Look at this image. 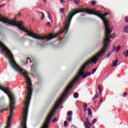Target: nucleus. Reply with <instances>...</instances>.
I'll list each match as a JSON object with an SVG mask.
<instances>
[{
    "label": "nucleus",
    "instance_id": "obj_1",
    "mask_svg": "<svg viewBox=\"0 0 128 128\" xmlns=\"http://www.w3.org/2000/svg\"><path fill=\"white\" fill-rule=\"evenodd\" d=\"M100 55L99 53H98L96 56L94 57H92L90 60L86 62L80 68L78 74L73 79L71 83L66 88L64 93L61 96L60 99L58 100L56 104L53 108L52 110L50 112L49 114L45 120V122L44 124H50V120H52V118L54 116V114L56 110V108L60 106V105L64 98H66V96H68V92L70 90V89L72 88V86L76 84V80H78L79 78H80V76H83L82 77V78H86V76H88L92 74V73L88 72L86 74L84 73V68L86 67V66H88V64H96V62H98V58H100L102 56H98Z\"/></svg>",
    "mask_w": 128,
    "mask_h": 128
},
{
    "label": "nucleus",
    "instance_id": "obj_2",
    "mask_svg": "<svg viewBox=\"0 0 128 128\" xmlns=\"http://www.w3.org/2000/svg\"><path fill=\"white\" fill-rule=\"evenodd\" d=\"M80 12H86V14H95V16H97L100 18L104 22V26L106 28V34H108V26H110V22H108V20L106 16L110 14V13L106 12L102 14V12L100 10H90L86 8H74L68 12L64 26V32H68V27L70 26V22H72V18H74L75 14Z\"/></svg>",
    "mask_w": 128,
    "mask_h": 128
},
{
    "label": "nucleus",
    "instance_id": "obj_3",
    "mask_svg": "<svg viewBox=\"0 0 128 128\" xmlns=\"http://www.w3.org/2000/svg\"><path fill=\"white\" fill-rule=\"evenodd\" d=\"M0 22H4V24H8L9 26H16V28H18L19 30L24 32H27L28 34H27L26 36H32V38H34L36 40H52V38H56L60 34H62L64 32V28L62 31L57 32L56 34H50L48 36H42L36 33H34L30 31L25 30L24 28H22V26L24 24V22L22 21H20L18 22V24H16V21L10 20L4 17H3L2 15H0Z\"/></svg>",
    "mask_w": 128,
    "mask_h": 128
},
{
    "label": "nucleus",
    "instance_id": "obj_4",
    "mask_svg": "<svg viewBox=\"0 0 128 128\" xmlns=\"http://www.w3.org/2000/svg\"><path fill=\"white\" fill-rule=\"evenodd\" d=\"M112 29H110V25H108V34H106V28L105 27V38L104 40V46L102 50H100V52L98 54H100L98 56H102L108 50V48L110 45V38H114L116 36V33L113 34L112 36H110V34H112Z\"/></svg>",
    "mask_w": 128,
    "mask_h": 128
},
{
    "label": "nucleus",
    "instance_id": "obj_5",
    "mask_svg": "<svg viewBox=\"0 0 128 128\" xmlns=\"http://www.w3.org/2000/svg\"><path fill=\"white\" fill-rule=\"evenodd\" d=\"M118 60H116L115 61H114L112 66H114L116 68V66H118Z\"/></svg>",
    "mask_w": 128,
    "mask_h": 128
},
{
    "label": "nucleus",
    "instance_id": "obj_6",
    "mask_svg": "<svg viewBox=\"0 0 128 128\" xmlns=\"http://www.w3.org/2000/svg\"><path fill=\"white\" fill-rule=\"evenodd\" d=\"M90 122H84V126L86 128H90Z\"/></svg>",
    "mask_w": 128,
    "mask_h": 128
},
{
    "label": "nucleus",
    "instance_id": "obj_7",
    "mask_svg": "<svg viewBox=\"0 0 128 128\" xmlns=\"http://www.w3.org/2000/svg\"><path fill=\"white\" fill-rule=\"evenodd\" d=\"M84 108L85 112H86V110H88V104H86V103L84 104Z\"/></svg>",
    "mask_w": 128,
    "mask_h": 128
},
{
    "label": "nucleus",
    "instance_id": "obj_8",
    "mask_svg": "<svg viewBox=\"0 0 128 128\" xmlns=\"http://www.w3.org/2000/svg\"><path fill=\"white\" fill-rule=\"evenodd\" d=\"M88 112L89 116H92V110H90V108L88 109Z\"/></svg>",
    "mask_w": 128,
    "mask_h": 128
},
{
    "label": "nucleus",
    "instance_id": "obj_9",
    "mask_svg": "<svg viewBox=\"0 0 128 128\" xmlns=\"http://www.w3.org/2000/svg\"><path fill=\"white\" fill-rule=\"evenodd\" d=\"M74 98H78V94L76 92H74Z\"/></svg>",
    "mask_w": 128,
    "mask_h": 128
},
{
    "label": "nucleus",
    "instance_id": "obj_10",
    "mask_svg": "<svg viewBox=\"0 0 128 128\" xmlns=\"http://www.w3.org/2000/svg\"><path fill=\"white\" fill-rule=\"evenodd\" d=\"M67 116H72V111H68L67 112Z\"/></svg>",
    "mask_w": 128,
    "mask_h": 128
},
{
    "label": "nucleus",
    "instance_id": "obj_11",
    "mask_svg": "<svg viewBox=\"0 0 128 128\" xmlns=\"http://www.w3.org/2000/svg\"><path fill=\"white\" fill-rule=\"evenodd\" d=\"M74 2L76 4H80V0H74Z\"/></svg>",
    "mask_w": 128,
    "mask_h": 128
},
{
    "label": "nucleus",
    "instance_id": "obj_12",
    "mask_svg": "<svg viewBox=\"0 0 128 128\" xmlns=\"http://www.w3.org/2000/svg\"><path fill=\"white\" fill-rule=\"evenodd\" d=\"M124 32H126V34H128V26H126L125 28H124Z\"/></svg>",
    "mask_w": 128,
    "mask_h": 128
},
{
    "label": "nucleus",
    "instance_id": "obj_13",
    "mask_svg": "<svg viewBox=\"0 0 128 128\" xmlns=\"http://www.w3.org/2000/svg\"><path fill=\"white\" fill-rule=\"evenodd\" d=\"M96 98H98V93H96V94H95L94 98L93 99H92V100H93L94 102V100H96Z\"/></svg>",
    "mask_w": 128,
    "mask_h": 128
},
{
    "label": "nucleus",
    "instance_id": "obj_14",
    "mask_svg": "<svg viewBox=\"0 0 128 128\" xmlns=\"http://www.w3.org/2000/svg\"><path fill=\"white\" fill-rule=\"evenodd\" d=\"M121 47L120 46H118L116 48V52H118L120 50Z\"/></svg>",
    "mask_w": 128,
    "mask_h": 128
},
{
    "label": "nucleus",
    "instance_id": "obj_15",
    "mask_svg": "<svg viewBox=\"0 0 128 128\" xmlns=\"http://www.w3.org/2000/svg\"><path fill=\"white\" fill-rule=\"evenodd\" d=\"M60 12L61 14H64V8H60Z\"/></svg>",
    "mask_w": 128,
    "mask_h": 128
},
{
    "label": "nucleus",
    "instance_id": "obj_16",
    "mask_svg": "<svg viewBox=\"0 0 128 128\" xmlns=\"http://www.w3.org/2000/svg\"><path fill=\"white\" fill-rule=\"evenodd\" d=\"M98 120L96 118H94V120H92V124H94L97 122Z\"/></svg>",
    "mask_w": 128,
    "mask_h": 128
},
{
    "label": "nucleus",
    "instance_id": "obj_17",
    "mask_svg": "<svg viewBox=\"0 0 128 128\" xmlns=\"http://www.w3.org/2000/svg\"><path fill=\"white\" fill-rule=\"evenodd\" d=\"M40 14H42V17L41 18V20H44V12H40Z\"/></svg>",
    "mask_w": 128,
    "mask_h": 128
},
{
    "label": "nucleus",
    "instance_id": "obj_18",
    "mask_svg": "<svg viewBox=\"0 0 128 128\" xmlns=\"http://www.w3.org/2000/svg\"><path fill=\"white\" fill-rule=\"evenodd\" d=\"M72 116H68L67 118V120L68 122H72Z\"/></svg>",
    "mask_w": 128,
    "mask_h": 128
},
{
    "label": "nucleus",
    "instance_id": "obj_19",
    "mask_svg": "<svg viewBox=\"0 0 128 128\" xmlns=\"http://www.w3.org/2000/svg\"><path fill=\"white\" fill-rule=\"evenodd\" d=\"M48 18L50 20L51 22H52V18H50V12H48Z\"/></svg>",
    "mask_w": 128,
    "mask_h": 128
},
{
    "label": "nucleus",
    "instance_id": "obj_20",
    "mask_svg": "<svg viewBox=\"0 0 128 128\" xmlns=\"http://www.w3.org/2000/svg\"><path fill=\"white\" fill-rule=\"evenodd\" d=\"M58 118H56L54 120H52V122H58Z\"/></svg>",
    "mask_w": 128,
    "mask_h": 128
},
{
    "label": "nucleus",
    "instance_id": "obj_21",
    "mask_svg": "<svg viewBox=\"0 0 128 128\" xmlns=\"http://www.w3.org/2000/svg\"><path fill=\"white\" fill-rule=\"evenodd\" d=\"M124 54L126 58H128V50H127L126 53V54L124 53Z\"/></svg>",
    "mask_w": 128,
    "mask_h": 128
},
{
    "label": "nucleus",
    "instance_id": "obj_22",
    "mask_svg": "<svg viewBox=\"0 0 128 128\" xmlns=\"http://www.w3.org/2000/svg\"><path fill=\"white\" fill-rule=\"evenodd\" d=\"M68 126V122L64 121V126Z\"/></svg>",
    "mask_w": 128,
    "mask_h": 128
},
{
    "label": "nucleus",
    "instance_id": "obj_23",
    "mask_svg": "<svg viewBox=\"0 0 128 128\" xmlns=\"http://www.w3.org/2000/svg\"><path fill=\"white\" fill-rule=\"evenodd\" d=\"M46 26H50V22H48L46 24Z\"/></svg>",
    "mask_w": 128,
    "mask_h": 128
},
{
    "label": "nucleus",
    "instance_id": "obj_24",
    "mask_svg": "<svg viewBox=\"0 0 128 128\" xmlns=\"http://www.w3.org/2000/svg\"><path fill=\"white\" fill-rule=\"evenodd\" d=\"M126 96H128V93H126V92H125V93H124V94H123V96H124V98H126Z\"/></svg>",
    "mask_w": 128,
    "mask_h": 128
},
{
    "label": "nucleus",
    "instance_id": "obj_25",
    "mask_svg": "<svg viewBox=\"0 0 128 128\" xmlns=\"http://www.w3.org/2000/svg\"><path fill=\"white\" fill-rule=\"evenodd\" d=\"M111 55H112V54L109 53V54H108L106 56V58H110Z\"/></svg>",
    "mask_w": 128,
    "mask_h": 128
},
{
    "label": "nucleus",
    "instance_id": "obj_26",
    "mask_svg": "<svg viewBox=\"0 0 128 128\" xmlns=\"http://www.w3.org/2000/svg\"><path fill=\"white\" fill-rule=\"evenodd\" d=\"M91 4H92V6H95L96 2L94 1V2H92Z\"/></svg>",
    "mask_w": 128,
    "mask_h": 128
},
{
    "label": "nucleus",
    "instance_id": "obj_27",
    "mask_svg": "<svg viewBox=\"0 0 128 128\" xmlns=\"http://www.w3.org/2000/svg\"><path fill=\"white\" fill-rule=\"evenodd\" d=\"M125 22H128V17L125 18Z\"/></svg>",
    "mask_w": 128,
    "mask_h": 128
},
{
    "label": "nucleus",
    "instance_id": "obj_28",
    "mask_svg": "<svg viewBox=\"0 0 128 128\" xmlns=\"http://www.w3.org/2000/svg\"><path fill=\"white\" fill-rule=\"evenodd\" d=\"M100 100L101 102H104V99L102 98V97L100 98Z\"/></svg>",
    "mask_w": 128,
    "mask_h": 128
},
{
    "label": "nucleus",
    "instance_id": "obj_29",
    "mask_svg": "<svg viewBox=\"0 0 128 128\" xmlns=\"http://www.w3.org/2000/svg\"><path fill=\"white\" fill-rule=\"evenodd\" d=\"M98 88L99 90L100 94H102V91H100V86H98Z\"/></svg>",
    "mask_w": 128,
    "mask_h": 128
},
{
    "label": "nucleus",
    "instance_id": "obj_30",
    "mask_svg": "<svg viewBox=\"0 0 128 128\" xmlns=\"http://www.w3.org/2000/svg\"><path fill=\"white\" fill-rule=\"evenodd\" d=\"M96 70H98V68H96L95 69H94V70H93V72H94H94H96Z\"/></svg>",
    "mask_w": 128,
    "mask_h": 128
},
{
    "label": "nucleus",
    "instance_id": "obj_31",
    "mask_svg": "<svg viewBox=\"0 0 128 128\" xmlns=\"http://www.w3.org/2000/svg\"><path fill=\"white\" fill-rule=\"evenodd\" d=\"M4 110H8V109H5V110H0V112H4Z\"/></svg>",
    "mask_w": 128,
    "mask_h": 128
},
{
    "label": "nucleus",
    "instance_id": "obj_32",
    "mask_svg": "<svg viewBox=\"0 0 128 128\" xmlns=\"http://www.w3.org/2000/svg\"><path fill=\"white\" fill-rule=\"evenodd\" d=\"M61 4H64V0H60Z\"/></svg>",
    "mask_w": 128,
    "mask_h": 128
},
{
    "label": "nucleus",
    "instance_id": "obj_33",
    "mask_svg": "<svg viewBox=\"0 0 128 128\" xmlns=\"http://www.w3.org/2000/svg\"><path fill=\"white\" fill-rule=\"evenodd\" d=\"M4 6V4H2V5H0V8H2V6Z\"/></svg>",
    "mask_w": 128,
    "mask_h": 128
},
{
    "label": "nucleus",
    "instance_id": "obj_34",
    "mask_svg": "<svg viewBox=\"0 0 128 128\" xmlns=\"http://www.w3.org/2000/svg\"><path fill=\"white\" fill-rule=\"evenodd\" d=\"M88 125H89V126H92V124H90V123H89Z\"/></svg>",
    "mask_w": 128,
    "mask_h": 128
},
{
    "label": "nucleus",
    "instance_id": "obj_35",
    "mask_svg": "<svg viewBox=\"0 0 128 128\" xmlns=\"http://www.w3.org/2000/svg\"><path fill=\"white\" fill-rule=\"evenodd\" d=\"M85 120H86V122H88V118H86Z\"/></svg>",
    "mask_w": 128,
    "mask_h": 128
},
{
    "label": "nucleus",
    "instance_id": "obj_36",
    "mask_svg": "<svg viewBox=\"0 0 128 128\" xmlns=\"http://www.w3.org/2000/svg\"><path fill=\"white\" fill-rule=\"evenodd\" d=\"M22 14L20 13L18 14V16H20Z\"/></svg>",
    "mask_w": 128,
    "mask_h": 128
},
{
    "label": "nucleus",
    "instance_id": "obj_37",
    "mask_svg": "<svg viewBox=\"0 0 128 128\" xmlns=\"http://www.w3.org/2000/svg\"><path fill=\"white\" fill-rule=\"evenodd\" d=\"M16 16H15L14 18V20H16Z\"/></svg>",
    "mask_w": 128,
    "mask_h": 128
},
{
    "label": "nucleus",
    "instance_id": "obj_38",
    "mask_svg": "<svg viewBox=\"0 0 128 128\" xmlns=\"http://www.w3.org/2000/svg\"><path fill=\"white\" fill-rule=\"evenodd\" d=\"M113 48H114V50H116V46H113Z\"/></svg>",
    "mask_w": 128,
    "mask_h": 128
},
{
    "label": "nucleus",
    "instance_id": "obj_39",
    "mask_svg": "<svg viewBox=\"0 0 128 128\" xmlns=\"http://www.w3.org/2000/svg\"><path fill=\"white\" fill-rule=\"evenodd\" d=\"M27 60H30V58H28Z\"/></svg>",
    "mask_w": 128,
    "mask_h": 128
},
{
    "label": "nucleus",
    "instance_id": "obj_40",
    "mask_svg": "<svg viewBox=\"0 0 128 128\" xmlns=\"http://www.w3.org/2000/svg\"><path fill=\"white\" fill-rule=\"evenodd\" d=\"M43 2H46V0H43Z\"/></svg>",
    "mask_w": 128,
    "mask_h": 128
},
{
    "label": "nucleus",
    "instance_id": "obj_41",
    "mask_svg": "<svg viewBox=\"0 0 128 128\" xmlns=\"http://www.w3.org/2000/svg\"><path fill=\"white\" fill-rule=\"evenodd\" d=\"M94 104H96V101H94Z\"/></svg>",
    "mask_w": 128,
    "mask_h": 128
},
{
    "label": "nucleus",
    "instance_id": "obj_42",
    "mask_svg": "<svg viewBox=\"0 0 128 128\" xmlns=\"http://www.w3.org/2000/svg\"><path fill=\"white\" fill-rule=\"evenodd\" d=\"M31 62H32V61H30Z\"/></svg>",
    "mask_w": 128,
    "mask_h": 128
}]
</instances>
